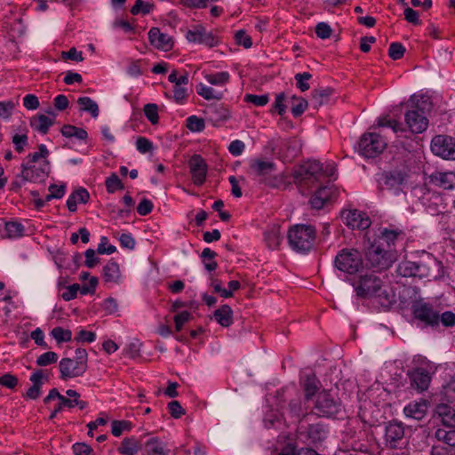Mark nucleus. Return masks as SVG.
<instances>
[{
	"mask_svg": "<svg viewBox=\"0 0 455 455\" xmlns=\"http://www.w3.org/2000/svg\"><path fill=\"white\" fill-rule=\"evenodd\" d=\"M353 286L357 297L375 298L384 307H388L395 302V294L392 290L384 286L382 280L375 275H360Z\"/></svg>",
	"mask_w": 455,
	"mask_h": 455,
	"instance_id": "f257e3e1",
	"label": "nucleus"
},
{
	"mask_svg": "<svg viewBox=\"0 0 455 455\" xmlns=\"http://www.w3.org/2000/svg\"><path fill=\"white\" fill-rule=\"evenodd\" d=\"M409 110L405 113V122L413 133H421L428 125L425 114L432 109V102L428 96L412 95L408 100Z\"/></svg>",
	"mask_w": 455,
	"mask_h": 455,
	"instance_id": "f03ea898",
	"label": "nucleus"
},
{
	"mask_svg": "<svg viewBox=\"0 0 455 455\" xmlns=\"http://www.w3.org/2000/svg\"><path fill=\"white\" fill-rule=\"evenodd\" d=\"M293 181L301 194L305 195L309 189L323 184L326 174L318 161H307L297 167L293 172Z\"/></svg>",
	"mask_w": 455,
	"mask_h": 455,
	"instance_id": "7ed1b4c3",
	"label": "nucleus"
},
{
	"mask_svg": "<svg viewBox=\"0 0 455 455\" xmlns=\"http://www.w3.org/2000/svg\"><path fill=\"white\" fill-rule=\"evenodd\" d=\"M287 236L292 250L306 252L313 247L315 229L311 225L298 224L289 229Z\"/></svg>",
	"mask_w": 455,
	"mask_h": 455,
	"instance_id": "20e7f679",
	"label": "nucleus"
},
{
	"mask_svg": "<svg viewBox=\"0 0 455 455\" xmlns=\"http://www.w3.org/2000/svg\"><path fill=\"white\" fill-rule=\"evenodd\" d=\"M75 354V358H62L59 363L60 379L63 380L82 377L87 370L86 350L77 348Z\"/></svg>",
	"mask_w": 455,
	"mask_h": 455,
	"instance_id": "39448f33",
	"label": "nucleus"
},
{
	"mask_svg": "<svg viewBox=\"0 0 455 455\" xmlns=\"http://www.w3.org/2000/svg\"><path fill=\"white\" fill-rule=\"evenodd\" d=\"M366 264L377 271L387 269L396 260V252L390 248L385 249L378 244H371L365 252Z\"/></svg>",
	"mask_w": 455,
	"mask_h": 455,
	"instance_id": "423d86ee",
	"label": "nucleus"
},
{
	"mask_svg": "<svg viewBox=\"0 0 455 455\" xmlns=\"http://www.w3.org/2000/svg\"><path fill=\"white\" fill-rule=\"evenodd\" d=\"M341 410L340 402L335 399L330 392L323 390L317 394L313 413L319 417L332 418L338 415Z\"/></svg>",
	"mask_w": 455,
	"mask_h": 455,
	"instance_id": "0eeeda50",
	"label": "nucleus"
},
{
	"mask_svg": "<svg viewBox=\"0 0 455 455\" xmlns=\"http://www.w3.org/2000/svg\"><path fill=\"white\" fill-rule=\"evenodd\" d=\"M275 164L273 162L262 159H254L250 164V173L270 187H277L282 178L273 177Z\"/></svg>",
	"mask_w": 455,
	"mask_h": 455,
	"instance_id": "6e6552de",
	"label": "nucleus"
},
{
	"mask_svg": "<svg viewBox=\"0 0 455 455\" xmlns=\"http://www.w3.org/2000/svg\"><path fill=\"white\" fill-rule=\"evenodd\" d=\"M336 267L347 274H355L363 267L360 252L355 249H343L335 258Z\"/></svg>",
	"mask_w": 455,
	"mask_h": 455,
	"instance_id": "1a4fd4ad",
	"label": "nucleus"
},
{
	"mask_svg": "<svg viewBox=\"0 0 455 455\" xmlns=\"http://www.w3.org/2000/svg\"><path fill=\"white\" fill-rule=\"evenodd\" d=\"M387 147L386 140L376 132H368L359 141V151L365 157H375L381 154Z\"/></svg>",
	"mask_w": 455,
	"mask_h": 455,
	"instance_id": "9d476101",
	"label": "nucleus"
},
{
	"mask_svg": "<svg viewBox=\"0 0 455 455\" xmlns=\"http://www.w3.org/2000/svg\"><path fill=\"white\" fill-rule=\"evenodd\" d=\"M68 397L62 395L56 388H52L49 392L50 397L54 399H58L60 402L50 415V419H53L56 414L63 409V406H67L68 408H73L75 406H78L80 410L84 409L87 406V403L80 400V394L76 390L68 389L66 392Z\"/></svg>",
	"mask_w": 455,
	"mask_h": 455,
	"instance_id": "9b49d317",
	"label": "nucleus"
},
{
	"mask_svg": "<svg viewBox=\"0 0 455 455\" xmlns=\"http://www.w3.org/2000/svg\"><path fill=\"white\" fill-rule=\"evenodd\" d=\"M311 415L312 413H306L299 419V435L304 436L310 443L316 444L326 438L328 429L322 423L307 424L305 426L308 417Z\"/></svg>",
	"mask_w": 455,
	"mask_h": 455,
	"instance_id": "f8f14e48",
	"label": "nucleus"
},
{
	"mask_svg": "<svg viewBox=\"0 0 455 455\" xmlns=\"http://www.w3.org/2000/svg\"><path fill=\"white\" fill-rule=\"evenodd\" d=\"M431 151L444 160L455 161V139L447 135H435L431 140Z\"/></svg>",
	"mask_w": 455,
	"mask_h": 455,
	"instance_id": "ddd939ff",
	"label": "nucleus"
},
{
	"mask_svg": "<svg viewBox=\"0 0 455 455\" xmlns=\"http://www.w3.org/2000/svg\"><path fill=\"white\" fill-rule=\"evenodd\" d=\"M412 311L415 318L425 323L427 325H438L439 312L431 304L421 300L416 301L412 305Z\"/></svg>",
	"mask_w": 455,
	"mask_h": 455,
	"instance_id": "4468645a",
	"label": "nucleus"
},
{
	"mask_svg": "<svg viewBox=\"0 0 455 455\" xmlns=\"http://www.w3.org/2000/svg\"><path fill=\"white\" fill-rule=\"evenodd\" d=\"M404 437V427L403 423L392 420L387 423L385 429L386 444L391 448L398 447L400 442Z\"/></svg>",
	"mask_w": 455,
	"mask_h": 455,
	"instance_id": "2eb2a0df",
	"label": "nucleus"
},
{
	"mask_svg": "<svg viewBox=\"0 0 455 455\" xmlns=\"http://www.w3.org/2000/svg\"><path fill=\"white\" fill-rule=\"evenodd\" d=\"M187 39L189 42L204 44L209 47L215 46L219 40L212 32H208L205 28L201 25H196L187 33Z\"/></svg>",
	"mask_w": 455,
	"mask_h": 455,
	"instance_id": "dca6fc26",
	"label": "nucleus"
},
{
	"mask_svg": "<svg viewBox=\"0 0 455 455\" xmlns=\"http://www.w3.org/2000/svg\"><path fill=\"white\" fill-rule=\"evenodd\" d=\"M188 165L194 183L197 186L202 185L205 181L208 170L204 159L199 155H194L190 158Z\"/></svg>",
	"mask_w": 455,
	"mask_h": 455,
	"instance_id": "f3484780",
	"label": "nucleus"
},
{
	"mask_svg": "<svg viewBox=\"0 0 455 455\" xmlns=\"http://www.w3.org/2000/svg\"><path fill=\"white\" fill-rule=\"evenodd\" d=\"M428 183L443 189L455 188V172L435 171L427 175Z\"/></svg>",
	"mask_w": 455,
	"mask_h": 455,
	"instance_id": "a211bd4d",
	"label": "nucleus"
},
{
	"mask_svg": "<svg viewBox=\"0 0 455 455\" xmlns=\"http://www.w3.org/2000/svg\"><path fill=\"white\" fill-rule=\"evenodd\" d=\"M342 218L345 220V223L352 228L364 230L371 226L370 218L357 210L343 212Z\"/></svg>",
	"mask_w": 455,
	"mask_h": 455,
	"instance_id": "6ab92c4d",
	"label": "nucleus"
},
{
	"mask_svg": "<svg viewBox=\"0 0 455 455\" xmlns=\"http://www.w3.org/2000/svg\"><path fill=\"white\" fill-rule=\"evenodd\" d=\"M396 273L403 277L419 276V278H423L429 275V271L425 265L412 261L401 262L397 266Z\"/></svg>",
	"mask_w": 455,
	"mask_h": 455,
	"instance_id": "aec40b11",
	"label": "nucleus"
},
{
	"mask_svg": "<svg viewBox=\"0 0 455 455\" xmlns=\"http://www.w3.org/2000/svg\"><path fill=\"white\" fill-rule=\"evenodd\" d=\"M204 113L208 121L214 126H219L220 123L230 117L229 110L222 104H210L206 107Z\"/></svg>",
	"mask_w": 455,
	"mask_h": 455,
	"instance_id": "412c9836",
	"label": "nucleus"
},
{
	"mask_svg": "<svg viewBox=\"0 0 455 455\" xmlns=\"http://www.w3.org/2000/svg\"><path fill=\"white\" fill-rule=\"evenodd\" d=\"M148 39L152 45L163 51H170L173 46L172 38L161 32L158 28H152L148 32Z\"/></svg>",
	"mask_w": 455,
	"mask_h": 455,
	"instance_id": "4be33fe9",
	"label": "nucleus"
},
{
	"mask_svg": "<svg viewBox=\"0 0 455 455\" xmlns=\"http://www.w3.org/2000/svg\"><path fill=\"white\" fill-rule=\"evenodd\" d=\"M408 177L409 173L404 170H394L393 172H387L383 175L382 182L380 183L381 189L397 188L403 184Z\"/></svg>",
	"mask_w": 455,
	"mask_h": 455,
	"instance_id": "5701e85b",
	"label": "nucleus"
},
{
	"mask_svg": "<svg viewBox=\"0 0 455 455\" xmlns=\"http://www.w3.org/2000/svg\"><path fill=\"white\" fill-rule=\"evenodd\" d=\"M428 404L429 403L426 399L415 401L405 406L403 409V412L405 416L408 418L420 420L426 416L428 409Z\"/></svg>",
	"mask_w": 455,
	"mask_h": 455,
	"instance_id": "b1692460",
	"label": "nucleus"
},
{
	"mask_svg": "<svg viewBox=\"0 0 455 455\" xmlns=\"http://www.w3.org/2000/svg\"><path fill=\"white\" fill-rule=\"evenodd\" d=\"M411 386L419 391L427 389L430 383L428 372L423 369H417L409 373Z\"/></svg>",
	"mask_w": 455,
	"mask_h": 455,
	"instance_id": "393cba45",
	"label": "nucleus"
},
{
	"mask_svg": "<svg viewBox=\"0 0 455 455\" xmlns=\"http://www.w3.org/2000/svg\"><path fill=\"white\" fill-rule=\"evenodd\" d=\"M21 167V177L27 181L36 182L43 180L46 175L44 168H36L35 164H29V163L22 164Z\"/></svg>",
	"mask_w": 455,
	"mask_h": 455,
	"instance_id": "a878e982",
	"label": "nucleus"
},
{
	"mask_svg": "<svg viewBox=\"0 0 455 455\" xmlns=\"http://www.w3.org/2000/svg\"><path fill=\"white\" fill-rule=\"evenodd\" d=\"M331 195V188L327 186H322V184H320V187L317 188L309 201L311 207L316 210L322 209L325 203L330 199Z\"/></svg>",
	"mask_w": 455,
	"mask_h": 455,
	"instance_id": "bb28decb",
	"label": "nucleus"
},
{
	"mask_svg": "<svg viewBox=\"0 0 455 455\" xmlns=\"http://www.w3.org/2000/svg\"><path fill=\"white\" fill-rule=\"evenodd\" d=\"M435 413L444 426L455 427V410L452 407L445 403L438 404L435 408Z\"/></svg>",
	"mask_w": 455,
	"mask_h": 455,
	"instance_id": "cd10ccee",
	"label": "nucleus"
},
{
	"mask_svg": "<svg viewBox=\"0 0 455 455\" xmlns=\"http://www.w3.org/2000/svg\"><path fill=\"white\" fill-rule=\"evenodd\" d=\"M146 455H168L169 451L166 449V445L157 437L150 438L145 443Z\"/></svg>",
	"mask_w": 455,
	"mask_h": 455,
	"instance_id": "c85d7f7f",
	"label": "nucleus"
},
{
	"mask_svg": "<svg viewBox=\"0 0 455 455\" xmlns=\"http://www.w3.org/2000/svg\"><path fill=\"white\" fill-rule=\"evenodd\" d=\"M319 387L320 382L316 376L313 373L307 375L303 382V390L306 400H310L317 393Z\"/></svg>",
	"mask_w": 455,
	"mask_h": 455,
	"instance_id": "c756f323",
	"label": "nucleus"
},
{
	"mask_svg": "<svg viewBox=\"0 0 455 455\" xmlns=\"http://www.w3.org/2000/svg\"><path fill=\"white\" fill-rule=\"evenodd\" d=\"M215 320L223 327H228L233 323V311L228 305H223L214 311Z\"/></svg>",
	"mask_w": 455,
	"mask_h": 455,
	"instance_id": "7c9ffc66",
	"label": "nucleus"
},
{
	"mask_svg": "<svg viewBox=\"0 0 455 455\" xmlns=\"http://www.w3.org/2000/svg\"><path fill=\"white\" fill-rule=\"evenodd\" d=\"M141 449L140 442L134 438H124L117 448L119 453L123 455H135Z\"/></svg>",
	"mask_w": 455,
	"mask_h": 455,
	"instance_id": "2f4dec72",
	"label": "nucleus"
},
{
	"mask_svg": "<svg viewBox=\"0 0 455 455\" xmlns=\"http://www.w3.org/2000/svg\"><path fill=\"white\" fill-rule=\"evenodd\" d=\"M53 120L44 115H38L30 120V125L39 132L46 134Z\"/></svg>",
	"mask_w": 455,
	"mask_h": 455,
	"instance_id": "473e14b6",
	"label": "nucleus"
},
{
	"mask_svg": "<svg viewBox=\"0 0 455 455\" xmlns=\"http://www.w3.org/2000/svg\"><path fill=\"white\" fill-rule=\"evenodd\" d=\"M282 240L279 226H273L265 232V241L268 248L276 249Z\"/></svg>",
	"mask_w": 455,
	"mask_h": 455,
	"instance_id": "72a5a7b5",
	"label": "nucleus"
},
{
	"mask_svg": "<svg viewBox=\"0 0 455 455\" xmlns=\"http://www.w3.org/2000/svg\"><path fill=\"white\" fill-rule=\"evenodd\" d=\"M61 133L67 138H76L80 140H84L87 138V132L71 124H65L61 128Z\"/></svg>",
	"mask_w": 455,
	"mask_h": 455,
	"instance_id": "f704fd0d",
	"label": "nucleus"
},
{
	"mask_svg": "<svg viewBox=\"0 0 455 455\" xmlns=\"http://www.w3.org/2000/svg\"><path fill=\"white\" fill-rule=\"evenodd\" d=\"M77 103L80 105V109L82 111H85L91 114V116L94 118L99 116V106L98 104L92 100L89 97H80L77 100Z\"/></svg>",
	"mask_w": 455,
	"mask_h": 455,
	"instance_id": "c9c22d12",
	"label": "nucleus"
},
{
	"mask_svg": "<svg viewBox=\"0 0 455 455\" xmlns=\"http://www.w3.org/2000/svg\"><path fill=\"white\" fill-rule=\"evenodd\" d=\"M197 93L202 96L204 99L210 100H220L223 98V92H217L212 87H208L204 84H199L196 87Z\"/></svg>",
	"mask_w": 455,
	"mask_h": 455,
	"instance_id": "e433bc0d",
	"label": "nucleus"
},
{
	"mask_svg": "<svg viewBox=\"0 0 455 455\" xmlns=\"http://www.w3.org/2000/svg\"><path fill=\"white\" fill-rule=\"evenodd\" d=\"M120 276L119 267L117 263L110 261L103 267V277L106 282H117Z\"/></svg>",
	"mask_w": 455,
	"mask_h": 455,
	"instance_id": "4c0bfd02",
	"label": "nucleus"
},
{
	"mask_svg": "<svg viewBox=\"0 0 455 455\" xmlns=\"http://www.w3.org/2000/svg\"><path fill=\"white\" fill-rule=\"evenodd\" d=\"M332 89L321 88L312 91V100L315 102V107L318 108L327 102L329 97L332 94Z\"/></svg>",
	"mask_w": 455,
	"mask_h": 455,
	"instance_id": "58836bf2",
	"label": "nucleus"
},
{
	"mask_svg": "<svg viewBox=\"0 0 455 455\" xmlns=\"http://www.w3.org/2000/svg\"><path fill=\"white\" fill-rule=\"evenodd\" d=\"M435 438L438 441L443 442L444 444H447L448 447L453 448L455 447V430H445L442 428H438L435 431Z\"/></svg>",
	"mask_w": 455,
	"mask_h": 455,
	"instance_id": "ea45409f",
	"label": "nucleus"
},
{
	"mask_svg": "<svg viewBox=\"0 0 455 455\" xmlns=\"http://www.w3.org/2000/svg\"><path fill=\"white\" fill-rule=\"evenodd\" d=\"M204 77L208 83L216 86L225 85L229 81V74L226 71L208 74Z\"/></svg>",
	"mask_w": 455,
	"mask_h": 455,
	"instance_id": "a19ab883",
	"label": "nucleus"
},
{
	"mask_svg": "<svg viewBox=\"0 0 455 455\" xmlns=\"http://www.w3.org/2000/svg\"><path fill=\"white\" fill-rule=\"evenodd\" d=\"M287 411L291 417H295L296 419H299L302 413V404L301 398L299 395H297L293 398H291L288 405Z\"/></svg>",
	"mask_w": 455,
	"mask_h": 455,
	"instance_id": "79ce46f5",
	"label": "nucleus"
},
{
	"mask_svg": "<svg viewBox=\"0 0 455 455\" xmlns=\"http://www.w3.org/2000/svg\"><path fill=\"white\" fill-rule=\"evenodd\" d=\"M216 255V252L210 248H204L203 250L201 257L204 259V267L208 271H213L217 268V262L213 260Z\"/></svg>",
	"mask_w": 455,
	"mask_h": 455,
	"instance_id": "37998d69",
	"label": "nucleus"
},
{
	"mask_svg": "<svg viewBox=\"0 0 455 455\" xmlns=\"http://www.w3.org/2000/svg\"><path fill=\"white\" fill-rule=\"evenodd\" d=\"M51 334L57 343L70 341L72 337L71 331L60 326L53 328Z\"/></svg>",
	"mask_w": 455,
	"mask_h": 455,
	"instance_id": "c03bdc74",
	"label": "nucleus"
},
{
	"mask_svg": "<svg viewBox=\"0 0 455 455\" xmlns=\"http://www.w3.org/2000/svg\"><path fill=\"white\" fill-rule=\"evenodd\" d=\"M154 8V4L149 2H144L143 0H136L134 5L131 9V12L133 15L142 13L144 15L148 14Z\"/></svg>",
	"mask_w": 455,
	"mask_h": 455,
	"instance_id": "a18cd8bd",
	"label": "nucleus"
},
{
	"mask_svg": "<svg viewBox=\"0 0 455 455\" xmlns=\"http://www.w3.org/2000/svg\"><path fill=\"white\" fill-rule=\"evenodd\" d=\"M144 113L148 120L152 124H156L159 121L158 107L155 103H148L144 106Z\"/></svg>",
	"mask_w": 455,
	"mask_h": 455,
	"instance_id": "49530a36",
	"label": "nucleus"
},
{
	"mask_svg": "<svg viewBox=\"0 0 455 455\" xmlns=\"http://www.w3.org/2000/svg\"><path fill=\"white\" fill-rule=\"evenodd\" d=\"M5 231L9 238H17L22 235L23 227L18 222H8L5 224Z\"/></svg>",
	"mask_w": 455,
	"mask_h": 455,
	"instance_id": "de8ad7c7",
	"label": "nucleus"
},
{
	"mask_svg": "<svg viewBox=\"0 0 455 455\" xmlns=\"http://www.w3.org/2000/svg\"><path fill=\"white\" fill-rule=\"evenodd\" d=\"M187 127L191 132H202L205 127L204 120L196 116H191L187 119Z\"/></svg>",
	"mask_w": 455,
	"mask_h": 455,
	"instance_id": "09e8293b",
	"label": "nucleus"
},
{
	"mask_svg": "<svg viewBox=\"0 0 455 455\" xmlns=\"http://www.w3.org/2000/svg\"><path fill=\"white\" fill-rule=\"evenodd\" d=\"M132 423L127 420H114L112 422V434L115 436H120L124 431H130Z\"/></svg>",
	"mask_w": 455,
	"mask_h": 455,
	"instance_id": "8fccbe9b",
	"label": "nucleus"
},
{
	"mask_svg": "<svg viewBox=\"0 0 455 455\" xmlns=\"http://www.w3.org/2000/svg\"><path fill=\"white\" fill-rule=\"evenodd\" d=\"M15 103L12 100L0 101V120H8L13 112Z\"/></svg>",
	"mask_w": 455,
	"mask_h": 455,
	"instance_id": "3c124183",
	"label": "nucleus"
},
{
	"mask_svg": "<svg viewBox=\"0 0 455 455\" xmlns=\"http://www.w3.org/2000/svg\"><path fill=\"white\" fill-rule=\"evenodd\" d=\"M398 235V233L393 230H387L385 229L381 233V236L379 237V243L378 245L382 246L385 248V245L387 247L390 246L391 243H394V242L396 240Z\"/></svg>",
	"mask_w": 455,
	"mask_h": 455,
	"instance_id": "603ef678",
	"label": "nucleus"
},
{
	"mask_svg": "<svg viewBox=\"0 0 455 455\" xmlns=\"http://www.w3.org/2000/svg\"><path fill=\"white\" fill-rule=\"evenodd\" d=\"M105 185H106L107 190L109 193H114L117 189H123L124 188V186H123L121 180H119L117 175L115 174V173H113L110 177H108L106 180Z\"/></svg>",
	"mask_w": 455,
	"mask_h": 455,
	"instance_id": "864d4df0",
	"label": "nucleus"
},
{
	"mask_svg": "<svg viewBox=\"0 0 455 455\" xmlns=\"http://www.w3.org/2000/svg\"><path fill=\"white\" fill-rule=\"evenodd\" d=\"M58 355L54 352H46L39 355L36 359V364L38 366H47L57 362Z\"/></svg>",
	"mask_w": 455,
	"mask_h": 455,
	"instance_id": "5fc2aeb1",
	"label": "nucleus"
},
{
	"mask_svg": "<svg viewBox=\"0 0 455 455\" xmlns=\"http://www.w3.org/2000/svg\"><path fill=\"white\" fill-rule=\"evenodd\" d=\"M311 74L307 72L296 74L294 78L296 80L297 87L299 88L302 92L307 91L310 88L307 81L311 78Z\"/></svg>",
	"mask_w": 455,
	"mask_h": 455,
	"instance_id": "6e6d98bb",
	"label": "nucleus"
},
{
	"mask_svg": "<svg viewBox=\"0 0 455 455\" xmlns=\"http://www.w3.org/2000/svg\"><path fill=\"white\" fill-rule=\"evenodd\" d=\"M405 52L404 47L400 43H392L388 49L389 57L394 60H399L403 56Z\"/></svg>",
	"mask_w": 455,
	"mask_h": 455,
	"instance_id": "4d7b16f0",
	"label": "nucleus"
},
{
	"mask_svg": "<svg viewBox=\"0 0 455 455\" xmlns=\"http://www.w3.org/2000/svg\"><path fill=\"white\" fill-rule=\"evenodd\" d=\"M235 39L237 44L248 49L252 45L251 36H249L244 30H239L235 35Z\"/></svg>",
	"mask_w": 455,
	"mask_h": 455,
	"instance_id": "13d9d810",
	"label": "nucleus"
},
{
	"mask_svg": "<svg viewBox=\"0 0 455 455\" xmlns=\"http://www.w3.org/2000/svg\"><path fill=\"white\" fill-rule=\"evenodd\" d=\"M244 101L256 106H265L268 102L267 95L245 94Z\"/></svg>",
	"mask_w": 455,
	"mask_h": 455,
	"instance_id": "bf43d9fd",
	"label": "nucleus"
},
{
	"mask_svg": "<svg viewBox=\"0 0 455 455\" xmlns=\"http://www.w3.org/2000/svg\"><path fill=\"white\" fill-rule=\"evenodd\" d=\"M167 408L172 417L180 419L185 414V410L181 407L180 402L172 401L167 404Z\"/></svg>",
	"mask_w": 455,
	"mask_h": 455,
	"instance_id": "052dcab7",
	"label": "nucleus"
},
{
	"mask_svg": "<svg viewBox=\"0 0 455 455\" xmlns=\"http://www.w3.org/2000/svg\"><path fill=\"white\" fill-rule=\"evenodd\" d=\"M332 33V29L331 27L325 22H320L315 27V34L318 37L322 39H326L331 36Z\"/></svg>",
	"mask_w": 455,
	"mask_h": 455,
	"instance_id": "680f3d73",
	"label": "nucleus"
},
{
	"mask_svg": "<svg viewBox=\"0 0 455 455\" xmlns=\"http://www.w3.org/2000/svg\"><path fill=\"white\" fill-rule=\"evenodd\" d=\"M293 99L297 100L298 103L296 105L292 106L291 110V114L295 117H298V116H301L304 113V111L307 109V108L308 106V103L303 98H295V97H293Z\"/></svg>",
	"mask_w": 455,
	"mask_h": 455,
	"instance_id": "e2e57ef3",
	"label": "nucleus"
},
{
	"mask_svg": "<svg viewBox=\"0 0 455 455\" xmlns=\"http://www.w3.org/2000/svg\"><path fill=\"white\" fill-rule=\"evenodd\" d=\"M192 315L188 311H182L181 313L174 316L175 328L177 331L182 329V326L191 319Z\"/></svg>",
	"mask_w": 455,
	"mask_h": 455,
	"instance_id": "0e129e2a",
	"label": "nucleus"
},
{
	"mask_svg": "<svg viewBox=\"0 0 455 455\" xmlns=\"http://www.w3.org/2000/svg\"><path fill=\"white\" fill-rule=\"evenodd\" d=\"M379 126L390 127L395 132L403 131L402 124L395 120L389 119L387 117H380L378 120Z\"/></svg>",
	"mask_w": 455,
	"mask_h": 455,
	"instance_id": "69168bd1",
	"label": "nucleus"
},
{
	"mask_svg": "<svg viewBox=\"0 0 455 455\" xmlns=\"http://www.w3.org/2000/svg\"><path fill=\"white\" fill-rule=\"evenodd\" d=\"M12 143L15 146V149L20 153L23 151L24 147L28 144V136L26 133L15 134L12 136Z\"/></svg>",
	"mask_w": 455,
	"mask_h": 455,
	"instance_id": "338daca9",
	"label": "nucleus"
},
{
	"mask_svg": "<svg viewBox=\"0 0 455 455\" xmlns=\"http://www.w3.org/2000/svg\"><path fill=\"white\" fill-rule=\"evenodd\" d=\"M79 290H80V284H78V283H74L72 285H68L66 288V291L61 294V297L64 300L69 301L76 297Z\"/></svg>",
	"mask_w": 455,
	"mask_h": 455,
	"instance_id": "774afa93",
	"label": "nucleus"
}]
</instances>
